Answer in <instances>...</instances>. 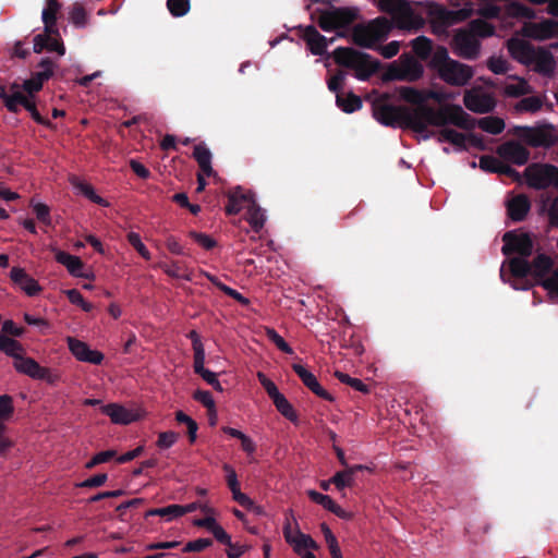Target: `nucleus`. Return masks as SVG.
I'll return each instance as SVG.
<instances>
[{
	"mask_svg": "<svg viewBox=\"0 0 558 558\" xmlns=\"http://www.w3.org/2000/svg\"><path fill=\"white\" fill-rule=\"evenodd\" d=\"M57 65L50 58H43L37 64V70L32 72L31 77L44 86L45 82L50 80L56 73Z\"/></svg>",
	"mask_w": 558,
	"mask_h": 558,
	"instance_id": "obj_35",
	"label": "nucleus"
},
{
	"mask_svg": "<svg viewBox=\"0 0 558 558\" xmlns=\"http://www.w3.org/2000/svg\"><path fill=\"white\" fill-rule=\"evenodd\" d=\"M193 398L202 403L208 411H214L215 401L211 393L208 390L197 389L193 393Z\"/></svg>",
	"mask_w": 558,
	"mask_h": 558,
	"instance_id": "obj_63",
	"label": "nucleus"
},
{
	"mask_svg": "<svg viewBox=\"0 0 558 558\" xmlns=\"http://www.w3.org/2000/svg\"><path fill=\"white\" fill-rule=\"evenodd\" d=\"M524 177L530 187L545 190L554 186L558 190V167L550 163H532L524 170Z\"/></svg>",
	"mask_w": 558,
	"mask_h": 558,
	"instance_id": "obj_6",
	"label": "nucleus"
},
{
	"mask_svg": "<svg viewBox=\"0 0 558 558\" xmlns=\"http://www.w3.org/2000/svg\"><path fill=\"white\" fill-rule=\"evenodd\" d=\"M16 372L27 375L33 379L44 380L49 385H56L60 380V374L57 371L39 365L33 357L22 355L13 362Z\"/></svg>",
	"mask_w": 558,
	"mask_h": 558,
	"instance_id": "obj_8",
	"label": "nucleus"
},
{
	"mask_svg": "<svg viewBox=\"0 0 558 558\" xmlns=\"http://www.w3.org/2000/svg\"><path fill=\"white\" fill-rule=\"evenodd\" d=\"M542 286L549 292L553 299L558 298V269L551 277L543 280Z\"/></svg>",
	"mask_w": 558,
	"mask_h": 558,
	"instance_id": "obj_64",
	"label": "nucleus"
},
{
	"mask_svg": "<svg viewBox=\"0 0 558 558\" xmlns=\"http://www.w3.org/2000/svg\"><path fill=\"white\" fill-rule=\"evenodd\" d=\"M167 9L174 17L186 15L191 9L190 0H167Z\"/></svg>",
	"mask_w": 558,
	"mask_h": 558,
	"instance_id": "obj_49",
	"label": "nucleus"
},
{
	"mask_svg": "<svg viewBox=\"0 0 558 558\" xmlns=\"http://www.w3.org/2000/svg\"><path fill=\"white\" fill-rule=\"evenodd\" d=\"M179 434L172 430L161 432L158 435L157 446L160 449H168L175 444Z\"/></svg>",
	"mask_w": 558,
	"mask_h": 558,
	"instance_id": "obj_60",
	"label": "nucleus"
},
{
	"mask_svg": "<svg viewBox=\"0 0 558 558\" xmlns=\"http://www.w3.org/2000/svg\"><path fill=\"white\" fill-rule=\"evenodd\" d=\"M378 9L391 16V21L385 16H378L367 23H359L352 28L353 43L362 48H374L379 41L385 40L392 26L410 28L414 19L411 2L407 0H378Z\"/></svg>",
	"mask_w": 558,
	"mask_h": 558,
	"instance_id": "obj_1",
	"label": "nucleus"
},
{
	"mask_svg": "<svg viewBox=\"0 0 558 558\" xmlns=\"http://www.w3.org/2000/svg\"><path fill=\"white\" fill-rule=\"evenodd\" d=\"M69 21L77 28H83L88 24V15L83 4L75 2L70 12Z\"/></svg>",
	"mask_w": 558,
	"mask_h": 558,
	"instance_id": "obj_45",
	"label": "nucleus"
},
{
	"mask_svg": "<svg viewBox=\"0 0 558 558\" xmlns=\"http://www.w3.org/2000/svg\"><path fill=\"white\" fill-rule=\"evenodd\" d=\"M336 376L338 377V379L341 383L347 384L348 386H350L351 388H353L356 391H360L362 393L369 392V387L359 378H353V377L349 376L348 374H344L341 372H337Z\"/></svg>",
	"mask_w": 558,
	"mask_h": 558,
	"instance_id": "obj_53",
	"label": "nucleus"
},
{
	"mask_svg": "<svg viewBox=\"0 0 558 558\" xmlns=\"http://www.w3.org/2000/svg\"><path fill=\"white\" fill-rule=\"evenodd\" d=\"M101 411L109 416L114 424L128 425L136 421V416L131 411L117 403L104 405Z\"/></svg>",
	"mask_w": 558,
	"mask_h": 558,
	"instance_id": "obj_28",
	"label": "nucleus"
},
{
	"mask_svg": "<svg viewBox=\"0 0 558 558\" xmlns=\"http://www.w3.org/2000/svg\"><path fill=\"white\" fill-rule=\"evenodd\" d=\"M332 484L337 489L342 490L345 487H351L354 484V477L351 476V472L339 471L331 477Z\"/></svg>",
	"mask_w": 558,
	"mask_h": 558,
	"instance_id": "obj_56",
	"label": "nucleus"
},
{
	"mask_svg": "<svg viewBox=\"0 0 558 558\" xmlns=\"http://www.w3.org/2000/svg\"><path fill=\"white\" fill-rule=\"evenodd\" d=\"M534 65V71L546 77H551L555 72V59L553 53L546 48H534V53L529 61V65Z\"/></svg>",
	"mask_w": 558,
	"mask_h": 558,
	"instance_id": "obj_19",
	"label": "nucleus"
},
{
	"mask_svg": "<svg viewBox=\"0 0 558 558\" xmlns=\"http://www.w3.org/2000/svg\"><path fill=\"white\" fill-rule=\"evenodd\" d=\"M272 402L276 407V409L288 420L295 421L296 415L295 412L291 405V403L288 401V399L279 393L277 397L272 399Z\"/></svg>",
	"mask_w": 558,
	"mask_h": 558,
	"instance_id": "obj_47",
	"label": "nucleus"
},
{
	"mask_svg": "<svg viewBox=\"0 0 558 558\" xmlns=\"http://www.w3.org/2000/svg\"><path fill=\"white\" fill-rule=\"evenodd\" d=\"M293 371L299 375L304 385L314 392V375L307 371L301 363L292 364Z\"/></svg>",
	"mask_w": 558,
	"mask_h": 558,
	"instance_id": "obj_59",
	"label": "nucleus"
},
{
	"mask_svg": "<svg viewBox=\"0 0 558 558\" xmlns=\"http://www.w3.org/2000/svg\"><path fill=\"white\" fill-rule=\"evenodd\" d=\"M504 246L501 252L508 256L518 254L521 257H530L533 253V240L529 233L518 234L515 231H507L502 235Z\"/></svg>",
	"mask_w": 558,
	"mask_h": 558,
	"instance_id": "obj_12",
	"label": "nucleus"
},
{
	"mask_svg": "<svg viewBox=\"0 0 558 558\" xmlns=\"http://www.w3.org/2000/svg\"><path fill=\"white\" fill-rule=\"evenodd\" d=\"M31 206L39 222L45 226H51L50 208L46 204L32 201Z\"/></svg>",
	"mask_w": 558,
	"mask_h": 558,
	"instance_id": "obj_55",
	"label": "nucleus"
},
{
	"mask_svg": "<svg viewBox=\"0 0 558 558\" xmlns=\"http://www.w3.org/2000/svg\"><path fill=\"white\" fill-rule=\"evenodd\" d=\"M266 336L280 351L288 354L293 352L291 347L274 328H266Z\"/></svg>",
	"mask_w": 558,
	"mask_h": 558,
	"instance_id": "obj_57",
	"label": "nucleus"
},
{
	"mask_svg": "<svg viewBox=\"0 0 558 558\" xmlns=\"http://www.w3.org/2000/svg\"><path fill=\"white\" fill-rule=\"evenodd\" d=\"M357 17V9L332 8L319 16L318 25L324 31L344 28L351 25Z\"/></svg>",
	"mask_w": 558,
	"mask_h": 558,
	"instance_id": "obj_10",
	"label": "nucleus"
},
{
	"mask_svg": "<svg viewBox=\"0 0 558 558\" xmlns=\"http://www.w3.org/2000/svg\"><path fill=\"white\" fill-rule=\"evenodd\" d=\"M427 65L437 73L442 82L450 86H465L474 76V69L469 64L451 59L444 46L436 47Z\"/></svg>",
	"mask_w": 558,
	"mask_h": 558,
	"instance_id": "obj_2",
	"label": "nucleus"
},
{
	"mask_svg": "<svg viewBox=\"0 0 558 558\" xmlns=\"http://www.w3.org/2000/svg\"><path fill=\"white\" fill-rule=\"evenodd\" d=\"M21 106H23L31 113V117L33 118V120L35 122H37L38 124H41V125L47 126L49 129H53L54 128V125L52 124L51 121H49L48 119L44 118L39 113V111L36 108L35 102L32 99H29V97H27L24 93H22V100L21 101H16V113L20 111V107Z\"/></svg>",
	"mask_w": 558,
	"mask_h": 558,
	"instance_id": "obj_36",
	"label": "nucleus"
},
{
	"mask_svg": "<svg viewBox=\"0 0 558 558\" xmlns=\"http://www.w3.org/2000/svg\"><path fill=\"white\" fill-rule=\"evenodd\" d=\"M473 13L471 3L459 10H448L440 4L427 3V15L430 20V27L434 34H445L447 28L459 22L469 19Z\"/></svg>",
	"mask_w": 558,
	"mask_h": 558,
	"instance_id": "obj_4",
	"label": "nucleus"
},
{
	"mask_svg": "<svg viewBox=\"0 0 558 558\" xmlns=\"http://www.w3.org/2000/svg\"><path fill=\"white\" fill-rule=\"evenodd\" d=\"M506 207L509 218L520 222L526 218L531 209V202L525 194H518L507 202Z\"/></svg>",
	"mask_w": 558,
	"mask_h": 558,
	"instance_id": "obj_24",
	"label": "nucleus"
},
{
	"mask_svg": "<svg viewBox=\"0 0 558 558\" xmlns=\"http://www.w3.org/2000/svg\"><path fill=\"white\" fill-rule=\"evenodd\" d=\"M21 84L14 82L10 85L9 90L4 85H0V99L3 101L5 108L16 113V101L22 100Z\"/></svg>",
	"mask_w": 558,
	"mask_h": 558,
	"instance_id": "obj_31",
	"label": "nucleus"
},
{
	"mask_svg": "<svg viewBox=\"0 0 558 558\" xmlns=\"http://www.w3.org/2000/svg\"><path fill=\"white\" fill-rule=\"evenodd\" d=\"M314 3V0H306L305 8L308 11L311 24L305 28L302 26H298L295 28V36L303 40L306 46V50L314 54V11H311V5Z\"/></svg>",
	"mask_w": 558,
	"mask_h": 558,
	"instance_id": "obj_29",
	"label": "nucleus"
},
{
	"mask_svg": "<svg viewBox=\"0 0 558 558\" xmlns=\"http://www.w3.org/2000/svg\"><path fill=\"white\" fill-rule=\"evenodd\" d=\"M76 187L90 202L104 207H107L109 205V203L105 198L96 194L94 187L90 184L80 182L78 184H76Z\"/></svg>",
	"mask_w": 558,
	"mask_h": 558,
	"instance_id": "obj_52",
	"label": "nucleus"
},
{
	"mask_svg": "<svg viewBox=\"0 0 558 558\" xmlns=\"http://www.w3.org/2000/svg\"><path fill=\"white\" fill-rule=\"evenodd\" d=\"M14 413L13 399L9 395L0 396V422L8 421Z\"/></svg>",
	"mask_w": 558,
	"mask_h": 558,
	"instance_id": "obj_58",
	"label": "nucleus"
},
{
	"mask_svg": "<svg viewBox=\"0 0 558 558\" xmlns=\"http://www.w3.org/2000/svg\"><path fill=\"white\" fill-rule=\"evenodd\" d=\"M158 267L171 278L192 280V274L189 271L185 263L172 260L171 263L160 262Z\"/></svg>",
	"mask_w": 558,
	"mask_h": 558,
	"instance_id": "obj_33",
	"label": "nucleus"
},
{
	"mask_svg": "<svg viewBox=\"0 0 558 558\" xmlns=\"http://www.w3.org/2000/svg\"><path fill=\"white\" fill-rule=\"evenodd\" d=\"M283 536L295 554L303 558H314L311 551L314 549V539L310 535L304 534L299 529H292L290 523H288L283 527Z\"/></svg>",
	"mask_w": 558,
	"mask_h": 558,
	"instance_id": "obj_13",
	"label": "nucleus"
},
{
	"mask_svg": "<svg viewBox=\"0 0 558 558\" xmlns=\"http://www.w3.org/2000/svg\"><path fill=\"white\" fill-rule=\"evenodd\" d=\"M187 338L192 341V348L194 352L193 368L195 374L199 375L208 385H213L216 383L217 375L204 366L205 349L199 335L196 330H191L187 333Z\"/></svg>",
	"mask_w": 558,
	"mask_h": 558,
	"instance_id": "obj_14",
	"label": "nucleus"
},
{
	"mask_svg": "<svg viewBox=\"0 0 558 558\" xmlns=\"http://www.w3.org/2000/svg\"><path fill=\"white\" fill-rule=\"evenodd\" d=\"M533 275L536 278H543L551 268L553 262L550 257L544 254L537 255L531 264Z\"/></svg>",
	"mask_w": 558,
	"mask_h": 558,
	"instance_id": "obj_46",
	"label": "nucleus"
},
{
	"mask_svg": "<svg viewBox=\"0 0 558 558\" xmlns=\"http://www.w3.org/2000/svg\"><path fill=\"white\" fill-rule=\"evenodd\" d=\"M373 116L385 126H401L412 130L414 108L375 102L373 105Z\"/></svg>",
	"mask_w": 558,
	"mask_h": 558,
	"instance_id": "obj_5",
	"label": "nucleus"
},
{
	"mask_svg": "<svg viewBox=\"0 0 558 558\" xmlns=\"http://www.w3.org/2000/svg\"><path fill=\"white\" fill-rule=\"evenodd\" d=\"M246 220L255 232H259L265 225V214L259 205L254 201L247 205Z\"/></svg>",
	"mask_w": 558,
	"mask_h": 558,
	"instance_id": "obj_37",
	"label": "nucleus"
},
{
	"mask_svg": "<svg viewBox=\"0 0 558 558\" xmlns=\"http://www.w3.org/2000/svg\"><path fill=\"white\" fill-rule=\"evenodd\" d=\"M451 46L454 54L464 60H476L481 53V41L466 28H460L456 32Z\"/></svg>",
	"mask_w": 558,
	"mask_h": 558,
	"instance_id": "obj_9",
	"label": "nucleus"
},
{
	"mask_svg": "<svg viewBox=\"0 0 558 558\" xmlns=\"http://www.w3.org/2000/svg\"><path fill=\"white\" fill-rule=\"evenodd\" d=\"M396 92L402 100L414 105V108L427 106L424 90L416 89L412 86H399L396 88Z\"/></svg>",
	"mask_w": 558,
	"mask_h": 558,
	"instance_id": "obj_34",
	"label": "nucleus"
},
{
	"mask_svg": "<svg viewBox=\"0 0 558 558\" xmlns=\"http://www.w3.org/2000/svg\"><path fill=\"white\" fill-rule=\"evenodd\" d=\"M543 107V100L538 96H530L521 99L517 105V110L536 112Z\"/></svg>",
	"mask_w": 558,
	"mask_h": 558,
	"instance_id": "obj_51",
	"label": "nucleus"
},
{
	"mask_svg": "<svg viewBox=\"0 0 558 558\" xmlns=\"http://www.w3.org/2000/svg\"><path fill=\"white\" fill-rule=\"evenodd\" d=\"M449 124L448 106L434 108L430 106L414 108L412 131L423 133L428 125L446 128Z\"/></svg>",
	"mask_w": 558,
	"mask_h": 558,
	"instance_id": "obj_7",
	"label": "nucleus"
},
{
	"mask_svg": "<svg viewBox=\"0 0 558 558\" xmlns=\"http://www.w3.org/2000/svg\"><path fill=\"white\" fill-rule=\"evenodd\" d=\"M423 65L417 60L409 59L401 65H391L385 77L386 80L415 82L423 76Z\"/></svg>",
	"mask_w": 558,
	"mask_h": 558,
	"instance_id": "obj_16",
	"label": "nucleus"
},
{
	"mask_svg": "<svg viewBox=\"0 0 558 558\" xmlns=\"http://www.w3.org/2000/svg\"><path fill=\"white\" fill-rule=\"evenodd\" d=\"M449 124L471 131L475 126V120L459 105H448Z\"/></svg>",
	"mask_w": 558,
	"mask_h": 558,
	"instance_id": "obj_25",
	"label": "nucleus"
},
{
	"mask_svg": "<svg viewBox=\"0 0 558 558\" xmlns=\"http://www.w3.org/2000/svg\"><path fill=\"white\" fill-rule=\"evenodd\" d=\"M497 154L505 160L514 165L523 166L530 159V151L523 145L515 141H509L497 148Z\"/></svg>",
	"mask_w": 558,
	"mask_h": 558,
	"instance_id": "obj_18",
	"label": "nucleus"
},
{
	"mask_svg": "<svg viewBox=\"0 0 558 558\" xmlns=\"http://www.w3.org/2000/svg\"><path fill=\"white\" fill-rule=\"evenodd\" d=\"M332 57L338 65L352 70L360 81L368 80L380 65L379 61L368 53L351 47H338L333 50Z\"/></svg>",
	"mask_w": 558,
	"mask_h": 558,
	"instance_id": "obj_3",
	"label": "nucleus"
},
{
	"mask_svg": "<svg viewBox=\"0 0 558 558\" xmlns=\"http://www.w3.org/2000/svg\"><path fill=\"white\" fill-rule=\"evenodd\" d=\"M531 92H532L531 86L523 78H520L517 84H508L505 87V93L509 97H520V96L527 95Z\"/></svg>",
	"mask_w": 558,
	"mask_h": 558,
	"instance_id": "obj_50",
	"label": "nucleus"
},
{
	"mask_svg": "<svg viewBox=\"0 0 558 558\" xmlns=\"http://www.w3.org/2000/svg\"><path fill=\"white\" fill-rule=\"evenodd\" d=\"M478 126L484 131L493 135H498L505 130V121L498 117H485L478 120Z\"/></svg>",
	"mask_w": 558,
	"mask_h": 558,
	"instance_id": "obj_43",
	"label": "nucleus"
},
{
	"mask_svg": "<svg viewBox=\"0 0 558 558\" xmlns=\"http://www.w3.org/2000/svg\"><path fill=\"white\" fill-rule=\"evenodd\" d=\"M464 106L476 113H487L494 109V99L486 94H476L471 90L465 92L463 96Z\"/></svg>",
	"mask_w": 558,
	"mask_h": 558,
	"instance_id": "obj_22",
	"label": "nucleus"
},
{
	"mask_svg": "<svg viewBox=\"0 0 558 558\" xmlns=\"http://www.w3.org/2000/svg\"><path fill=\"white\" fill-rule=\"evenodd\" d=\"M466 29L472 32L475 38H487L495 34L494 25L482 19L471 21Z\"/></svg>",
	"mask_w": 558,
	"mask_h": 558,
	"instance_id": "obj_42",
	"label": "nucleus"
},
{
	"mask_svg": "<svg viewBox=\"0 0 558 558\" xmlns=\"http://www.w3.org/2000/svg\"><path fill=\"white\" fill-rule=\"evenodd\" d=\"M0 351L17 361L23 354V345L15 339L0 333Z\"/></svg>",
	"mask_w": 558,
	"mask_h": 558,
	"instance_id": "obj_40",
	"label": "nucleus"
},
{
	"mask_svg": "<svg viewBox=\"0 0 558 558\" xmlns=\"http://www.w3.org/2000/svg\"><path fill=\"white\" fill-rule=\"evenodd\" d=\"M10 278L28 296H35L41 291L38 281L31 277L23 268L13 267L10 271Z\"/></svg>",
	"mask_w": 558,
	"mask_h": 558,
	"instance_id": "obj_23",
	"label": "nucleus"
},
{
	"mask_svg": "<svg viewBox=\"0 0 558 558\" xmlns=\"http://www.w3.org/2000/svg\"><path fill=\"white\" fill-rule=\"evenodd\" d=\"M412 49L413 52L423 61L430 60L435 50H433V41L425 37L418 36L412 40Z\"/></svg>",
	"mask_w": 558,
	"mask_h": 558,
	"instance_id": "obj_39",
	"label": "nucleus"
},
{
	"mask_svg": "<svg viewBox=\"0 0 558 558\" xmlns=\"http://www.w3.org/2000/svg\"><path fill=\"white\" fill-rule=\"evenodd\" d=\"M487 68L495 74H505L508 71V62L501 57H490Z\"/></svg>",
	"mask_w": 558,
	"mask_h": 558,
	"instance_id": "obj_62",
	"label": "nucleus"
},
{
	"mask_svg": "<svg viewBox=\"0 0 558 558\" xmlns=\"http://www.w3.org/2000/svg\"><path fill=\"white\" fill-rule=\"evenodd\" d=\"M534 48L532 44L525 40L510 39L508 41V50L511 57L525 65H529V61L534 53Z\"/></svg>",
	"mask_w": 558,
	"mask_h": 558,
	"instance_id": "obj_26",
	"label": "nucleus"
},
{
	"mask_svg": "<svg viewBox=\"0 0 558 558\" xmlns=\"http://www.w3.org/2000/svg\"><path fill=\"white\" fill-rule=\"evenodd\" d=\"M515 134L532 147H550L557 140L551 125L518 126Z\"/></svg>",
	"mask_w": 558,
	"mask_h": 558,
	"instance_id": "obj_11",
	"label": "nucleus"
},
{
	"mask_svg": "<svg viewBox=\"0 0 558 558\" xmlns=\"http://www.w3.org/2000/svg\"><path fill=\"white\" fill-rule=\"evenodd\" d=\"M525 35L536 40L556 37L558 36V21L548 19L538 23H532L526 27Z\"/></svg>",
	"mask_w": 558,
	"mask_h": 558,
	"instance_id": "obj_21",
	"label": "nucleus"
},
{
	"mask_svg": "<svg viewBox=\"0 0 558 558\" xmlns=\"http://www.w3.org/2000/svg\"><path fill=\"white\" fill-rule=\"evenodd\" d=\"M255 201L251 191H244L241 186H236L228 193V204L226 206L227 215H236L242 208L246 207Z\"/></svg>",
	"mask_w": 558,
	"mask_h": 558,
	"instance_id": "obj_20",
	"label": "nucleus"
},
{
	"mask_svg": "<svg viewBox=\"0 0 558 558\" xmlns=\"http://www.w3.org/2000/svg\"><path fill=\"white\" fill-rule=\"evenodd\" d=\"M66 343L70 352L81 362L99 365L105 359L100 351L92 350L86 342L74 337H68Z\"/></svg>",
	"mask_w": 558,
	"mask_h": 558,
	"instance_id": "obj_17",
	"label": "nucleus"
},
{
	"mask_svg": "<svg viewBox=\"0 0 558 558\" xmlns=\"http://www.w3.org/2000/svg\"><path fill=\"white\" fill-rule=\"evenodd\" d=\"M193 158L196 160L203 174L206 177H211L214 174V169L211 167L213 155L204 143H199L194 146Z\"/></svg>",
	"mask_w": 558,
	"mask_h": 558,
	"instance_id": "obj_30",
	"label": "nucleus"
},
{
	"mask_svg": "<svg viewBox=\"0 0 558 558\" xmlns=\"http://www.w3.org/2000/svg\"><path fill=\"white\" fill-rule=\"evenodd\" d=\"M181 511V505H169L163 508L150 509L146 512V517L159 515L167 518L168 521L179 518Z\"/></svg>",
	"mask_w": 558,
	"mask_h": 558,
	"instance_id": "obj_48",
	"label": "nucleus"
},
{
	"mask_svg": "<svg viewBox=\"0 0 558 558\" xmlns=\"http://www.w3.org/2000/svg\"><path fill=\"white\" fill-rule=\"evenodd\" d=\"M61 9L59 0H46V7L41 13L44 29L48 34H58L57 15Z\"/></svg>",
	"mask_w": 558,
	"mask_h": 558,
	"instance_id": "obj_27",
	"label": "nucleus"
},
{
	"mask_svg": "<svg viewBox=\"0 0 558 558\" xmlns=\"http://www.w3.org/2000/svg\"><path fill=\"white\" fill-rule=\"evenodd\" d=\"M529 257H513L508 262L510 275L514 278L511 287L515 290H529L533 284L527 279L531 275L532 266Z\"/></svg>",
	"mask_w": 558,
	"mask_h": 558,
	"instance_id": "obj_15",
	"label": "nucleus"
},
{
	"mask_svg": "<svg viewBox=\"0 0 558 558\" xmlns=\"http://www.w3.org/2000/svg\"><path fill=\"white\" fill-rule=\"evenodd\" d=\"M222 432L233 438H236L241 441L242 449L247 453L252 454L256 450V446L253 440L243 434L241 430L235 429L233 427L225 426L222 427Z\"/></svg>",
	"mask_w": 558,
	"mask_h": 558,
	"instance_id": "obj_44",
	"label": "nucleus"
},
{
	"mask_svg": "<svg viewBox=\"0 0 558 558\" xmlns=\"http://www.w3.org/2000/svg\"><path fill=\"white\" fill-rule=\"evenodd\" d=\"M466 136L450 128H442L438 132L439 143H450L459 148H465Z\"/></svg>",
	"mask_w": 558,
	"mask_h": 558,
	"instance_id": "obj_41",
	"label": "nucleus"
},
{
	"mask_svg": "<svg viewBox=\"0 0 558 558\" xmlns=\"http://www.w3.org/2000/svg\"><path fill=\"white\" fill-rule=\"evenodd\" d=\"M189 235L205 250H211L217 245V242L205 233L190 231Z\"/></svg>",
	"mask_w": 558,
	"mask_h": 558,
	"instance_id": "obj_61",
	"label": "nucleus"
},
{
	"mask_svg": "<svg viewBox=\"0 0 558 558\" xmlns=\"http://www.w3.org/2000/svg\"><path fill=\"white\" fill-rule=\"evenodd\" d=\"M128 238V242L130 243V245H132L134 247V250L143 257L145 258L146 260H149L150 259V253L149 251L147 250V247L145 246V244L142 242L141 240V236L138 233L136 232H130L128 233L126 235Z\"/></svg>",
	"mask_w": 558,
	"mask_h": 558,
	"instance_id": "obj_54",
	"label": "nucleus"
},
{
	"mask_svg": "<svg viewBox=\"0 0 558 558\" xmlns=\"http://www.w3.org/2000/svg\"><path fill=\"white\" fill-rule=\"evenodd\" d=\"M336 102L337 106L347 113H352L362 107L361 98L353 93H337Z\"/></svg>",
	"mask_w": 558,
	"mask_h": 558,
	"instance_id": "obj_38",
	"label": "nucleus"
},
{
	"mask_svg": "<svg viewBox=\"0 0 558 558\" xmlns=\"http://www.w3.org/2000/svg\"><path fill=\"white\" fill-rule=\"evenodd\" d=\"M56 260L65 266L71 276L77 277L81 275V270L85 268L83 260L75 255H71L64 251L57 250L54 254Z\"/></svg>",
	"mask_w": 558,
	"mask_h": 558,
	"instance_id": "obj_32",
	"label": "nucleus"
}]
</instances>
